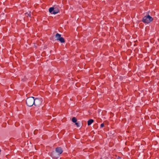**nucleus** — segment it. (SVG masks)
Returning <instances> with one entry per match:
<instances>
[{
    "mask_svg": "<svg viewBox=\"0 0 159 159\" xmlns=\"http://www.w3.org/2000/svg\"><path fill=\"white\" fill-rule=\"evenodd\" d=\"M72 121L73 123H75L77 121V119L75 117H73L72 119Z\"/></svg>",
    "mask_w": 159,
    "mask_h": 159,
    "instance_id": "9b49d317",
    "label": "nucleus"
},
{
    "mask_svg": "<svg viewBox=\"0 0 159 159\" xmlns=\"http://www.w3.org/2000/svg\"><path fill=\"white\" fill-rule=\"evenodd\" d=\"M104 126V125L103 123H102L101 124L100 127L101 128L103 127Z\"/></svg>",
    "mask_w": 159,
    "mask_h": 159,
    "instance_id": "ddd939ff",
    "label": "nucleus"
},
{
    "mask_svg": "<svg viewBox=\"0 0 159 159\" xmlns=\"http://www.w3.org/2000/svg\"><path fill=\"white\" fill-rule=\"evenodd\" d=\"M94 122V120L92 119H90L87 122V125L88 126L91 125L93 122Z\"/></svg>",
    "mask_w": 159,
    "mask_h": 159,
    "instance_id": "0eeeda50",
    "label": "nucleus"
},
{
    "mask_svg": "<svg viewBox=\"0 0 159 159\" xmlns=\"http://www.w3.org/2000/svg\"><path fill=\"white\" fill-rule=\"evenodd\" d=\"M61 35L60 34L57 33L55 35V37L57 38L56 40H58L61 37Z\"/></svg>",
    "mask_w": 159,
    "mask_h": 159,
    "instance_id": "6e6552de",
    "label": "nucleus"
},
{
    "mask_svg": "<svg viewBox=\"0 0 159 159\" xmlns=\"http://www.w3.org/2000/svg\"><path fill=\"white\" fill-rule=\"evenodd\" d=\"M50 156L53 159H57L60 156L55 151H52L50 153Z\"/></svg>",
    "mask_w": 159,
    "mask_h": 159,
    "instance_id": "39448f33",
    "label": "nucleus"
},
{
    "mask_svg": "<svg viewBox=\"0 0 159 159\" xmlns=\"http://www.w3.org/2000/svg\"><path fill=\"white\" fill-rule=\"evenodd\" d=\"M49 11L52 14H55L59 12V9L57 7H51L49 8Z\"/></svg>",
    "mask_w": 159,
    "mask_h": 159,
    "instance_id": "20e7f679",
    "label": "nucleus"
},
{
    "mask_svg": "<svg viewBox=\"0 0 159 159\" xmlns=\"http://www.w3.org/2000/svg\"><path fill=\"white\" fill-rule=\"evenodd\" d=\"M60 156V155L63 152V150L61 147H58L56 148H55V151Z\"/></svg>",
    "mask_w": 159,
    "mask_h": 159,
    "instance_id": "423d86ee",
    "label": "nucleus"
},
{
    "mask_svg": "<svg viewBox=\"0 0 159 159\" xmlns=\"http://www.w3.org/2000/svg\"><path fill=\"white\" fill-rule=\"evenodd\" d=\"M34 98L33 97H30L27 98L26 100V103L28 107H31L34 105Z\"/></svg>",
    "mask_w": 159,
    "mask_h": 159,
    "instance_id": "f03ea898",
    "label": "nucleus"
},
{
    "mask_svg": "<svg viewBox=\"0 0 159 159\" xmlns=\"http://www.w3.org/2000/svg\"><path fill=\"white\" fill-rule=\"evenodd\" d=\"M153 20V18L149 15V12H147L146 15L143 18L142 21L146 24H148L152 21Z\"/></svg>",
    "mask_w": 159,
    "mask_h": 159,
    "instance_id": "f257e3e1",
    "label": "nucleus"
},
{
    "mask_svg": "<svg viewBox=\"0 0 159 159\" xmlns=\"http://www.w3.org/2000/svg\"><path fill=\"white\" fill-rule=\"evenodd\" d=\"M25 14L27 17H31V11H29V12H27L25 13Z\"/></svg>",
    "mask_w": 159,
    "mask_h": 159,
    "instance_id": "9d476101",
    "label": "nucleus"
},
{
    "mask_svg": "<svg viewBox=\"0 0 159 159\" xmlns=\"http://www.w3.org/2000/svg\"><path fill=\"white\" fill-rule=\"evenodd\" d=\"M58 40H59L61 43H64L65 42V40L64 38L62 37H61Z\"/></svg>",
    "mask_w": 159,
    "mask_h": 159,
    "instance_id": "1a4fd4ad",
    "label": "nucleus"
},
{
    "mask_svg": "<svg viewBox=\"0 0 159 159\" xmlns=\"http://www.w3.org/2000/svg\"><path fill=\"white\" fill-rule=\"evenodd\" d=\"M75 125H76V126L78 127H80V125L79 123L78 122H76L75 123Z\"/></svg>",
    "mask_w": 159,
    "mask_h": 159,
    "instance_id": "f8f14e48",
    "label": "nucleus"
},
{
    "mask_svg": "<svg viewBox=\"0 0 159 159\" xmlns=\"http://www.w3.org/2000/svg\"><path fill=\"white\" fill-rule=\"evenodd\" d=\"M42 99L41 98H38L34 99V105L37 107H39L43 105Z\"/></svg>",
    "mask_w": 159,
    "mask_h": 159,
    "instance_id": "7ed1b4c3",
    "label": "nucleus"
},
{
    "mask_svg": "<svg viewBox=\"0 0 159 159\" xmlns=\"http://www.w3.org/2000/svg\"><path fill=\"white\" fill-rule=\"evenodd\" d=\"M117 159H121V158L120 157H119L118 158H117Z\"/></svg>",
    "mask_w": 159,
    "mask_h": 159,
    "instance_id": "4468645a",
    "label": "nucleus"
}]
</instances>
